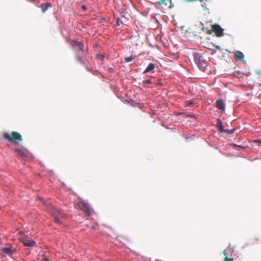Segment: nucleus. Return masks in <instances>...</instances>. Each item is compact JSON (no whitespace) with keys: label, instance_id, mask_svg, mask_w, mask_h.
<instances>
[{"label":"nucleus","instance_id":"f257e3e1","mask_svg":"<svg viewBox=\"0 0 261 261\" xmlns=\"http://www.w3.org/2000/svg\"><path fill=\"white\" fill-rule=\"evenodd\" d=\"M38 198L40 200L42 201L44 205H46L48 212L54 218V221L59 224H61L62 222L60 220V219L64 217L65 214L62 211L54 206L52 204L46 203L41 197H39Z\"/></svg>","mask_w":261,"mask_h":261},{"label":"nucleus","instance_id":"f03ea898","mask_svg":"<svg viewBox=\"0 0 261 261\" xmlns=\"http://www.w3.org/2000/svg\"><path fill=\"white\" fill-rule=\"evenodd\" d=\"M1 139L9 142H14L16 144L22 141L21 135L19 133L14 131L12 132L11 135L7 132L4 133L3 137Z\"/></svg>","mask_w":261,"mask_h":261},{"label":"nucleus","instance_id":"7ed1b4c3","mask_svg":"<svg viewBox=\"0 0 261 261\" xmlns=\"http://www.w3.org/2000/svg\"><path fill=\"white\" fill-rule=\"evenodd\" d=\"M193 56L194 61L199 68L201 70L204 71L206 67V63L203 57L200 54L196 53L193 54Z\"/></svg>","mask_w":261,"mask_h":261},{"label":"nucleus","instance_id":"20e7f679","mask_svg":"<svg viewBox=\"0 0 261 261\" xmlns=\"http://www.w3.org/2000/svg\"><path fill=\"white\" fill-rule=\"evenodd\" d=\"M75 58L77 61L82 65L85 64L84 60L86 58L88 54V47L85 48V50L82 51H75Z\"/></svg>","mask_w":261,"mask_h":261},{"label":"nucleus","instance_id":"39448f33","mask_svg":"<svg viewBox=\"0 0 261 261\" xmlns=\"http://www.w3.org/2000/svg\"><path fill=\"white\" fill-rule=\"evenodd\" d=\"M79 206L84 211L86 216H89L91 215V208L88 203L84 201H80Z\"/></svg>","mask_w":261,"mask_h":261},{"label":"nucleus","instance_id":"423d86ee","mask_svg":"<svg viewBox=\"0 0 261 261\" xmlns=\"http://www.w3.org/2000/svg\"><path fill=\"white\" fill-rule=\"evenodd\" d=\"M70 44L75 50V51H82L85 50L84 45L83 42L72 40L70 42Z\"/></svg>","mask_w":261,"mask_h":261},{"label":"nucleus","instance_id":"0eeeda50","mask_svg":"<svg viewBox=\"0 0 261 261\" xmlns=\"http://www.w3.org/2000/svg\"><path fill=\"white\" fill-rule=\"evenodd\" d=\"M213 31L217 37H220L223 35V29L218 24H215L212 26Z\"/></svg>","mask_w":261,"mask_h":261},{"label":"nucleus","instance_id":"6e6552de","mask_svg":"<svg viewBox=\"0 0 261 261\" xmlns=\"http://www.w3.org/2000/svg\"><path fill=\"white\" fill-rule=\"evenodd\" d=\"M20 241L24 245V246L27 247H32L35 246L36 244L35 241L27 238H22L20 239Z\"/></svg>","mask_w":261,"mask_h":261},{"label":"nucleus","instance_id":"1a4fd4ad","mask_svg":"<svg viewBox=\"0 0 261 261\" xmlns=\"http://www.w3.org/2000/svg\"><path fill=\"white\" fill-rule=\"evenodd\" d=\"M216 107L222 111H225V103L224 101L221 99H218L216 102Z\"/></svg>","mask_w":261,"mask_h":261},{"label":"nucleus","instance_id":"9d476101","mask_svg":"<svg viewBox=\"0 0 261 261\" xmlns=\"http://www.w3.org/2000/svg\"><path fill=\"white\" fill-rule=\"evenodd\" d=\"M234 57L236 60H241L243 59L244 56V54L240 51H237L234 55Z\"/></svg>","mask_w":261,"mask_h":261},{"label":"nucleus","instance_id":"9b49d317","mask_svg":"<svg viewBox=\"0 0 261 261\" xmlns=\"http://www.w3.org/2000/svg\"><path fill=\"white\" fill-rule=\"evenodd\" d=\"M154 64L153 63H150L148 66L146 67L145 70L143 71V73L145 74L148 72L152 71L154 69Z\"/></svg>","mask_w":261,"mask_h":261},{"label":"nucleus","instance_id":"f8f14e48","mask_svg":"<svg viewBox=\"0 0 261 261\" xmlns=\"http://www.w3.org/2000/svg\"><path fill=\"white\" fill-rule=\"evenodd\" d=\"M52 6L50 3H44L42 4L41 6V8L43 12H45L46 11L48 10V8H51Z\"/></svg>","mask_w":261,"mask_h":261},{"label":"nucleus","instance_id":"ddd939ff","mask_svg":"<svg viewBox=\"0 0 261 261\" xmlns=\"http://www.w3.org/2000/svg\"><path fill=\"white\" fill-rule=\"evenodd\" d=\"M217 126L219 128V130L220 132H224L227 131V130L224 129L222 125V122H221L220 119L217 120Z\"/></svg>","mask_w":261,"mask_h":261},{"label":"nucleus","instance_id":"4468645a","mask_svg":"<svg viewBox=\"0 0 261 261\" xmlns=\"http://www.w3.org/2000/svg\"><path fill=\"white\" fill-rule=\"evenodd\" d=\"M15 151L16 152L17 155L20 157H24L25 155L24 151L21 149L16 148L15 149Z\"/></svg>","mask_w":261,"mask_h":261},{"label":"nucleus","instance_id":"2eb2a0df","mask_svg":"<svg viewBox=\"0 0 261 261\" xmlns=\"http://www.w3.org/2000/svg\"><path fill=\"white\" fill-rule=\"evenodd\" d=\"M2 251L3 253L9 254V255H12L13 253V251L10 248L5 247L2 249Z\"/></svg>","mask_w":261,"mask_h":261},{"label":"nucleus","instance_id":"dca6fc26","mask_svg":"<svg viewBox=\"0 0 261 261\" xmlns=\"http://www.w3.org/2000/svg\"><path fill=\"white\" fill-rule=\"evenodd\" d=\"M223 253L224 255V261H233V259L232 258H229L227 257V253L226 252V250H224Z\"/></svg>","mask_w":261,"mask_h":261},{"label":"nucleus","instance_id":"f3484780","mask_svg":"<svg viewBox=\"0 0 261 261\" xmlns=\"http://www.w3.org/2000/svg\"><path fill=\"white\" fill-rule=\"evenodd\" d=\"M151 83V80L149 79L147 80H144L143 81V84L144 86H146L147 85L150 84Z\"/></svg>","mask_w":261,"mask_h":261},{"label":"nucleus","instance_id":"a211bd4d","mask_svg":"<svg viewBox=\"0 0 261 261\" xmlns=\"http://www.w3.org/2000/svg\"><path fill=\"white\" fill-rule=\"evenodd\" d=\"M134 59V58L132 56L125 58V61L126 62H129Z\"/></svg>","mask_w":261,"mask_h":261},{"label":"nucleus","instance_id":"6ab92c4d","mask_svg":"<svg viewBox=\"0 0 261 261\" xmlns=\"http://www.w3.org/2000/svg\"><path fill=\"white\" fill-rule=\"evenodd\" d=\"M166 1V0H160V1L159 2V4H165V6H167V4L166 3H165V2Z\"/></svg>","mask_w":261,"mask_h":261},{"label":"nucleus","instance_id":"aec40b11","mask_svg":"<svg viewBox=\"0 0 261 261\" xmlns=\"http://www.w3.org/2000/svg\"><path fill=\"white\" fill-rule=\"evenodd\" d=\"M226 130H227V131L226 132H228L229 134H231L233 133V132L235 130V129H232L231 130H228V129H226Z\"/></svg>","mask_w":261,"mask_h":261},{"label":"nucleus","instance_id":"412c9836","mask_svg":"<svg viewBox=\"0 0 261 261\" xmlns=\"http://www.w3.org/2000/svg\"><path fill=\"white\" fill-rule=\"evenodd\" d=\"M43 260L44 261H49L48 258L44 254L43 255Z\"/></svg>","mask_w":261,"mask_h":261},{"label":"nucleus","instance_id":"4be33fe9","mask_svg":"<svg viewBox=\"0 0 261 261\" xmlns=\"http://www.w3.org/2000/svg\"><path fill=\"white\" fill-rule=\"evenodd\" d=\"M97 57L98 58V59H102L104 58L105 56L102 55H100V54H98L97 55Z\"/></svg>","mask_w":261,"mask_h":261},{"label":"nucleus","instance_id":"5701e85b","mask_svg":"<svg viewBox=\"0 0 261 261\" xmlns=\"http://www.w3.org/2000/svg\"><path fill=\"white\" fill-rule=\"evenodd\" d=\"M255 242H253V244H258V243H260L259 240V239H256V238H255Z\"/></svg>","mask_w":261,"mask_h":261},{"label":"nucleus","instance_id":"b1692460","mask_svg":"<svg viewBox=\"0 0 261 261\" xmlns=\"http://www.w3.org/2000/svg\"><path fill=\"white\" fill-rule=\"evenodd\" d=\"M120 18H118V19H117V24L118 25H120Z\"/></svg>","mask_w":261,"mask_h":261},{"label":"nucleus","instance_id":"393cba45","mask_svg":"<svg viewBox=\"0 0 261 261\" xmlns=\"http://www.w3.org/2000/svg\"><path fill=\"white\" fill-rule=\"evenodd\" d=\"M82 9H83V10H86L87 9V7H86V6H85V5H83V6H82Z\"/></svg>","mask_w":261,"mask_h":261},{"label":"nucleus","instance_id":"a878e982","mask_svg":"<svg viewBox=\"0 0 261 261\" xmlns=\"http://www.w3.org/2000/svg\"><path fill=\"white\" fill-rule=\"evenodd\" d=\"M211 33H212V31L211 30H208V31H207V33L208 34H211Z\"/></svg>","mask_w":261,"mask_h":261},{"label":"nucleus","instance_id":"bb28decb","mask_svg":"<svg viewBox=\"0 0 261 261\" xmlns=\"http://www.w3.org/2000/svg\"><path fill=\"white\" fill-rule=\"evenodd\" d=\"M255 141L257 142H259V143L261 144V141L260 140H256Z\"/></svg>","mask_w":261,"mask_h":261},{"label":"nucleus","instance_id":"cd10ccee","mask_svg":"<svg viewBox=\"0 0 261 261\" xmlns=\"http://www.w3.org/2000/svg\"><path fill=\"white\" fill-rule=\"evenodd\" d=\"M18 233H19V234H23V232L22 231H19V232H18Z\"/></svg>","mask_w":261,"mask_h":261},{"label":"nucleus","instance_id":"c85d7f7f","mask_svg":"<svg viewBox=\"0 0 261 261\" xmlns=\"http://www.w3.org/2000/svg\"><path fill=\"white\" fill-rule=\"evenodd\" d=\"M29 2H31V3H33L34 2L35 0H28Z\"/></svg>","mask_w":261,"mask_h":261},{"label":"nucleus","instance_id":"c756f323","mask_svg":"<svg viewBox=\"0 0 261 261\" xmlns=\"http://www.w3.org/2000/svg\"><path fill=\"white\" fill-rule=\"evenodd\" d=\"M192 103H189L188 104V105L190 106V105H191Z\"/></svg>","mask_w":261,"mask_h":261},{"label":"nucleus","instance_id":"7c9ffc66","mask_svg":"<svg viewBox=\"0 0 261 261\" xmlns=\"http://www.w3.org/2000/svg\"><path fill=\"white\" fill-rule=\"evenodd\" d=\"M233 146H236L237 145H236V144H233Z\"/></svg>","mask_w":261,"mask_h":261}]
</instances>
